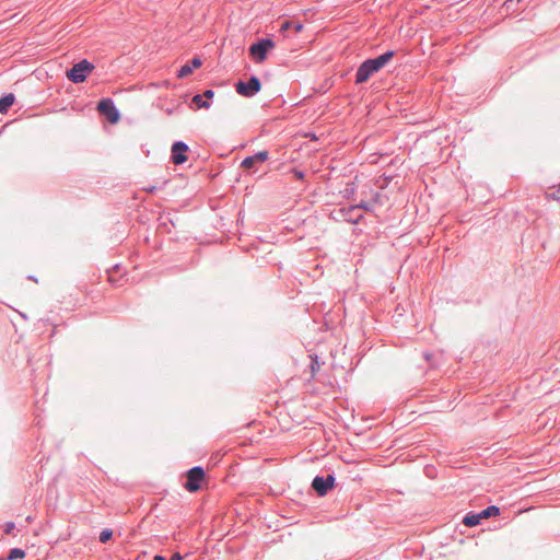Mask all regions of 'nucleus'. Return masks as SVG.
<instances>
[{
    "label": "nucleus",
    "mask_w": 560,
    "mask_h": 560,
    "mask_svg": "<svg viewBox=\"0 0 560 560\" xmlns=\"http://www.w3.org/2000/svg\"><path fill=\"white\" fill-rule=\"evenodd\" d=\"M395 56L394 50H387L376 58L364 60L358 68L355 73V83L366 82L374 73L384 68Z\"/></svg>",
    "instance_id": "obj_1"
},
{
    "label": "nucleus",
    "mask_w": 560,
    "mask_h": 560,
    "mask_svg": "<svg viewBox=\"0 0 560 560\" xmlns=\"http://www.w3.org/2000/svg\"><path fill=\"white\" fill-rule=\"evenodd\" d=\"M94 65L90 62L88 59H82L81 61L73 65L72 68L67 70V78L72 83H82L85 81L88 75L93 71Z\"/></svg>",
    "instance_id": "obj_2"
},
{
    "label": "nucleus",
    "mask_w": 560,
    "mask_h": 560,
    "mask_svg": "<svg viewBox=\"0 0 560 560\" xmlns=\"http://www.w3.org/2000/svg\"><path fill=\"white\" fill-rule=\"evenodd\" d=\"M330 218L337 222H348L352 224H358L362 219V213H357V207H341L334 209L330 212Z\"/></svg>",
    "instance_id": "obj_3"
},
{
    "label": "nucleus",
    "mask_w": 560,
    "mask_h": 560,
    "mask_svg": "<svg viewBox=\"0 0 560 560\" xmlns=\"http://www.w3.org/2000/svg\"><path fill=\"white\" fill-rule=\"evenodd\" d=\"M206 472L201 466H195L186 472V481L184 488L189 492H197L201 488V481L205 479Z\"/></svg>",
    "instance_id": "obj_4"
},
{
    "label": "nucleus",
    "mask_w": 560,
    "mask_h": 560,
    "mask_svg": "<svg viewBox=\"0 0 560 560\" xmlns=\"http://www.w3.org/2000/svg\"><path fill=\"white\" fill-rule=\"evenodd\" d=\"M261 89V83L258 77L252 75L248 81H238L235 84L236 92L245 97L256 95Z\"/></svg>",
    "instance_id": "obj_5"
},
{
    "label": "nucleus",
    "mask_w": 560,
    "mask_h": 560,
    "mask_svg": "<svg viewBox=\"0 0 560 560\" xmlns=\"http://www.w3.org/2000/svg\"><path fill=\"white\" fill-rule=\"evenodd\" d=\"M275 46V43L270 38H260L249 47V55L258 62L266 59L267 52Z\"/></svg>",
    "instance_id": "obj_6"
},
{
    "label": "nucleus",
    "mask_w": 560,
    "mask_h": 560,
    "mask_svg": "<svg viewBox=\"0 0 560 560\" xmlns=\"http://www.w3.org/2000/svg\"><path fill=\"white\" fill-rule=\"evenodd\" d=\"M97 110L101 115L105 116L110 124H116L120 118V114L114 101L109 97H104L98 102Z\"/></svg>",
    "instance_id": "obj_7"
},
{
    "label": "nucleus",
    "mask_w": 560,
    "mask_h": 560,
    "mask_svg": "<svg viewBox=\"0 0 560 560\" xmlns=\"http://www.w3.org/2000/svg\"><path fill=\"white\" fill-rule=\"evenodd\" d=\"M335 486V476L329 474L327 476H316L312 481V488L320 497L327 494V492Z\"/></svg>",
    "instance_id": "obj_8"
},
{
    "label": "nucleus",
    "mask_w": 560,
    "mask_h": 560,
    "mask_svg": "<svg viewBox=\"0 0 560 560\" xmlns=\"http://www.w3.org/2000/svg\"><path fill=\"white\" fill-rule=\"evenodd\" d=\"M188 145L183 141H175L172 144L171 149V160L175 165H180L187 161L186 152L188 151Z\"/></svg>",
    "instance_id": "obj_9"
},
{
    "label": "nucleus",
    "mask_w": 560,
    "mask_h": 560,
    "mask_svg": "<svg viewBox=\"0 0 560 560\" xmlns=\"http://www.w3.org/2000/svg\"><path fill=\"white\" fill-rule=\"evenodd\" d=\"M269 159V152L267 150L259 151L255 153L254 155L246 156L242 163L241 166L246 171H255V166L257 164H261L266 162Z\"/></svg>",
    "instance_id": "obj_10"
},
{
    "label": "nucleus",
    "mask_w": 560,
    "mask_h": 560,
    "mask_svg": "<svg viewBox=\"0 0 560 560\" xmlns=\"http://www.w3.org/2000/svg\"><path fill=\"white\" fill-rule=\"evenodd\" d=\"M201 59L198 57L192 58L189 62L183 65L177 71V78L183 79L188 77L194 69L201 67Z\"/></svg>",
    "instance_id": "obj_11"
},
{
    "label": "nucleus",
    "mask_w": 560,
    "mask_h": 560,
    "mask_svg": "<svg viewBox=\"0 0 560 560\" xmlns=\"http://www.w3.org/2000/svg\"><path fill=\"white\" fill-rule=\"evenodd\" d=\"M15 96L13 93H8L0 98V114L8 113L9 108L13 105Z\"/></svg>",
    "instance_id": "obj_12"
},
{
    "label": "nucleus",
    "mask_w": 560,
    "mask_h": 560,
    "mask_svg": "<svg viewBox=\"0 0 560 560\" xmlns=\"http://www.w3.org/2000/svg\"><path fill=\"white\" fill-rule=\"evenodd\" d=\"M481 516L479 513H468L464 516L463 518V524L467 527H474V526H477L478 524H480V521H481Z\"/></svg>",
    "instance_id": "obj_13"
},
{
    "label": "nucleus",
    "mask_w": 560,
    "mask_h": 560,
    "mask_svg": "<svg viewBox=\"0 0 560 560\" xmlns=\"http://www.w3.org/2000/svg\"><path fill=\"white\" fill-rule=\"evenodd\" d=\"M191 102H192V104L196 105V107L198 109H200V108L208 109L211 106V102L203 100L202 94L194 95Z\"/></svg>",
    "instance_id": "obj_14"
},
{
    "label": "nucleus",
    "mask_w": 560,
    "mask_h": 560,
    "mask_svg": "<svg viewBox=\"0 0 560 560\" xmlns=\"http://www.w3.org/2000/svg\"><path fill=\"white\" fill-rule=\"evenodd\" d=\"M481 518H489L492 516H498L500 514V509L495 505H490L486 509H483L481 512H479Z\"/></svg>",
    "instance_id": "obj_15"
},
{
    "label": "nucleus",
    "mask_w": 560,
    "mask_h": 560,
    "mask_svg": "<svg viewBox=\"0 0 560 560\" xmlns=\"http://www.w3.org/2000/svg\"><path fill=\"white\" fill-rule=\"evenodd\" d=\"M25 557V551L21 548H13L9 551L7 560H16Z\"/></svg>",
    "instance_id": "obj_16"
},
{
    "label": "nucleus",
    "mask_w": 560,
    "mask_h": 560,
    "mask_svg": "<svg viewBox=\"0 0 560 560\" xmlns=\"http://www.w3.org/2000/svg\"><path fill=\"white\" fill-rule=\"evenodd\" d=\"M112 537H113V530L109 528H105L100 533L98 539L102 544H106L107 541H109L112 539Z\"/></svg>",
    "instance_id": "obj_17"
},
{
    "label": "nucleus",
    "mask_w": 560,
    "mask_h": 560,
    "mask_svg": "<svg viewBox=\"0 0 560 560\" xmlns=\"http://www.w3.org/2000/svg\"><path fill=\"white\" fill-rule=\"evenodd\" d=\"M353 207H357V213H360V210L372 211L371 203L368 201H361L358 205H353Z\"/></svg>",
    "instance_id": "obj_18"
},
{
    "label": "nucleus",
    "mask_w": 560,
    "mask_h": 560,
    "mask_svg": "<svg viewBox=\"0 0 560 560\" xmlns=\"http://www.w3.org/2000/svg\"><path fill=\"white\" fill-rule=\"evenodd\" d=\"M14 528H15V524H14L13 522H7V523L4 524V533H5L7 535L12 534V533H13V530H14Z\"/></svg>",
    "instance_id": "obj_19"
},
{
    "label": "nucleus",
    "mask_w": 560,
    "mask_h": 560,
    "mask_svg": "<svg viewBox=\"0 0 560 560\" xmlns=\"http://www.w3.org/2000/svg\"><path fill=\"white\" fill-rule=\"evenodd\" d=\"M213 96H214V92H213V90H210V89L206 90V91L203 92V94H202V97H206V101H209V102H210V100H211Z\"/></svg>",
    "instance_id": "obj_20"
},
{
    "label": "nucleus",
    "mask_w": 560,
    "mask_h": 560,
    "mask_svg": "<svg viewBox=\"0 0 560 560\" xmlns=\"http://www.w3.org/2000/svg\"><path fill=\"white\" fill-rule=\"evenodd\" d=\"M293 174L294 176L298 178V179H303L304 178V172L302 171H299V170H293Z\"/></svg>",
    "instance_id": "obj_21"
},
{
    "label": "nucleus",
    "mask_w": 560,
    "mask_h": 560,
    "mask_svg": "<svg viewBox=\"0 0 560 560\" xmlns=\"http://www.w3.org/2000/svg\"><path fill=\"white\" fill-rule=\"evenodd\" d=\"M311 369H312V375H314L316 373V369H318L317 360H314V362L311 365Z\"/></svg>",
    "instance_id": "obj_22"
},
{
    "label": "nucleus",
    "mask_w": 560,
    "mask_h": 560,
    "mask_svg": "<svg viewBox=\"0 0 560 560\" xmlns=\"http://www.w3.org/2000/svg\"><path fill=\"white\" fill-rule=\"evenodd\" d=\"M170 560H183V557L180 556V553L175 552L172 555Z\"/></svg>",
    "instance_id": "obj_23"
},
{
    "label": "nucleus",
    "mask_w": 560,
    "mask_h": 560,
    "mask_svg": "<svg viewBox=\"0 0 560 560\" xmlns=\"http://www.w3.org/2000/svg\"><path fill=\"white\" fill-rule=\"evenodd\" d=\"M291 27V22L290 21H285L283 22V24L281 25V30L284 31V30H288Z\"/></svg>",
    "instance_id": "obj_24"
},
{
    "label": "nucleus",
    "mask_w": 560,
    "mask_h": 560,
    "mask_svg": "<svg viewBox=\"0 0 560 560\" xmlns=\"http://www.w3.org/2000/svg\"><path fill=\"white\" fill-rule=\"evenodd\" d=\"M302 28H303V25H302V24H300V23H298V24H295V25H294V30H295V32H296V33L301 32V31H302Z\"/></svg>",
    "instance_id": "obj_25"
},
{
    "label": "nucleus",
    "mask_w": 560,
    "mask_h": 560,
    "mask_svg": "<svg viewBox=\"0 0 560 560\" xmlns=\"http://www.w3.org/2000/svg\"><path fill=\"white\" fill-rule=\"evenodd\" d=\"M153 560H166V558L161 555H155Z\"/></svg>",
    "instance_id": "obj_26"
},
{
    "label": "nucleus",
    "mask_w": 560,
    "mask_h": 560,
    "mask_svg": "<svg viewBox=\"0 0 560 560\" xmlns=\"http://www.w3.org/2000/svg\"><path fill=\"white\" fill-rule=\"evenodd\" d=\"M353 191H354V188H353V187H352V188H350V189H349V188H346V194H347V195H348V194H353Z\"/></svg>",
    "instance_id": "obj_27"
},
{
    "label": "nucleus",
    "mask_w": 560,
    "mask_h": 560,
    "mask_svg": "<svg viewBox=\"0 0 560 560\" xmlns=\"http://www.w3.org/2000/svg\"><path fill=\"white\" fill-rule=\"evenodd\" d=\"M380 198V192H375L374 194V197H373V200L376 202Z\"/></svg>",
    "instance_id": "obj_28"
},
{
    "label": "nucleus",
    "mask_w": 560,
    "mask_h": 560,
    "mask_svg": "<svg viewBox=\"0 0 560 560\" xmlns=\"http://www.w3.org/2000/svg\"><path fill=\"white\" fill-rule=\"evenodd\" d=\"M154 189H155V187L153 186V187L148 188V191L153 192Z\"/></svg>",
    "instance_id": "obj_29"
},
{
    "label": "nucleus",
    "mask_w": 560,
    "mask_h": 560,
    "mask_svg": "<svg viewBox=\"0 0 560 560\" xmlns=\"http://www.w3.org/2000/svg\"><path fill=\"white\" fill-rule=\"evenodd\" d=\"M424 358L429 361L430 360V354L424 353Z\"/></svg>",
    "instance_id": "obj_30"
},
{
    "label": "nucleus",
    "mask_w": 560,
    "mask_h": 560,
    "mask_svg": "<svg viewBox=\"0 0 560 560\" xmlns=\"http://www.w3.org/2000/svg\"><path fill=\"white\" fill-rule=\"evenodd\" d=\"M0 560H7L5 558H0Z\"/></svg>",
    "instance_id": "obj_31"
}]
</instances>
